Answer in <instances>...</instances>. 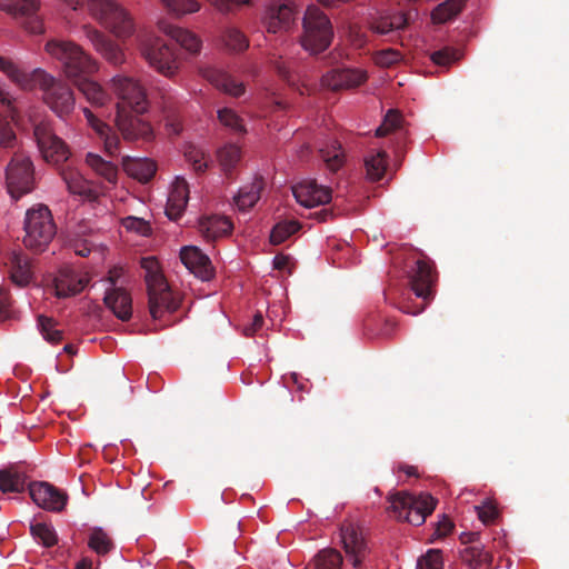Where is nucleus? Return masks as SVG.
<instances>
[{
  "mask_svg": "<svg viewBox=\"0 0 569 569\" xmlns=\"http://www.w3.org/2000/svg\"><path fill=\"white\" fill-rule=\"evenodd\" d=\"M107 281L109 283L108 288L114 287H124L126 284V276L124 269L122 267H113L109 270Z\"/></svg>",
  "mask_w": 569,
  "mask_h": 569,
  "instance_id": "nucleus-60",
  "label": "nucleus"
},
{
  "mask_svg": "<svg viewBox=\"0 0 569 569\" xmlns=\"http://www.w3.org/2000/svg\"><path fill=\"white\" fill-rule=\"evenodd\" d=\"M131 110L119 107L116 116V123L126 140H150L152 138L151 126Z\"/></svg>",
  "mask_w": 569,
  "mask_h": 569,
  "instance_id": "nucleus-16",
  "label": "nucleus"
},
{
  "mask_svg": "<svg viewBox=\"0 0 569 569\" xmlns=\"http://www.w3.org/2000/svg\"><path fill=\"white\" fill-rule=\"evenodd\" d=\"M343 558L333 548H325L318 551L309 563V569H341Z\"/></svg>",
  "mask_w": 569,
  "mask_h": 569,
  "instance_id": "nucleus-39",
  "label": "nucleus"
},
{
  "mask_svg": "<svg viewBox=\"0 0 569 569\" xmlns=\"http://www.w3.org/2000/svg\"><path fill=\"white\" fill-rule=\"evenodd\" d=\"M110 88L118 97L117 111L119 107L131 110L134 113H143L147 110V94L142 86L133 78L124 74H117L110 81Z\"/></svg>",
  "mask_w": 569,
  "mask_h": 569,
  "instance_id": "nucleus-12",
  "label": "nucleus"
},
{
  "mask_svg": "<svg viewBox=\"0 0 569 569\" xmlns=\"http://www.w3.org/2000/svg\"><path fill=\"white\" fill-rule=\"evenodd\" d=\"M218 119L221 122V124L234 131L236 133L246 132L242 119L232 109L222 108L218 110Z\"/></svg>",
  "mask_w": 569,
  "mask_h": 569,
  "instance_id": "nucleus-52",
  "label": "nucleus"
},
{
  "mask_svg": "<svg viewBox=\"0 0 569 569\" xmlns=\"http://www.w3.org/2000/svg\"><path fill=\"white\" fill-rule=\"evenodd\" d=\"M83 113L91 128L94 129L101 138H103L107 153L111 157L117 156L120 143L119 137L112 132L108 124L98 119L88 108H83Z\"/></svg>",
  "mask_w": 569,
  "mask_h": 569,
  "instance_id": "nucleus-28",
  "label": "nucleus"
},
{
  "mask_svg": "<svg viewBox=\"0 0 569 569\" xmlns=\"http://www.w3.org/2000/svg\"><path fill=\"white\" fill-rule=\"evenodd\" d=\"M8 117L16 121L19 117L16 99L0 88V149L13 150L18 144L17 134Z\"/></svg>",
  "mask_w": 569,
  "mask_h": 569,
  "instance_id": "nucleus-14",
  "label": "nucleus"
},
{
  "mask_svg": "<svg viewBox=\"0 0 569 569\" xmlns=\"http://www.w3.org/2000/svg\"><path fill=\"white\" fill-rule=\"evenodd\" d=\"M0 71L23 90H30L34 87V70L31 73L24 72L8 58L0 57Z\"/></svg>",
  "mask_w": 569,
  "mask_h": 569,
  "instance_id": "nucleus-32",
  "label": "nucleus"
},
{
  "mask_svg": "<svg viewBox=\"0 0 569 569\" xmlns=\"http://www.w3.org/2000/svg\"><path fill=\"white\" fill-rule=\"evenodd\" d=\"M103 302L121 321H128L132 316V299L124 287L107 288Z\"/></svg>",
  "mask_w": 569,
  "mask_h": 569,
  "instance_id": "nucleus-22",
  "label": "nucleus"
},
{
  "mask_svg": "<svg viewBox=\"0 0 569 569\" xmlns=\"http://www.w3.org/2000/svg\"><path fill=\"white\" fill-rule=\"evenodd\" d=\"M40 6V0H0V10L13 18H32Z\"/></svg>",
  "mask_w": 569,
  "mask_h": 569,
  "instance_id": "nucleus-31",
  "label": "nucleus"
},
{
  "mask_svg": "<svg viewBox=\"0 0 569 569\" xmlns=\"http://www.w3.org/2000/svg\"><path fill=\"white\" fill-rule=\"evenodd\" d=\"M262 188L263 181L261 179H254L251 183L240 188L238 194L234 197L238 209L241 211L251 209L260 199Z\"/></svg>",
  "mask_w": 569,
  "mask_h": 569,
  "instance_id": "nucleus-36",
  "label": "nucleus"
},
{
  "mask_svg": "<svg viewBox=\"0 0 569 569\" xmlns=\"http://www.w3.org/2000/svg\"><path fill=\"white\" fill-rule=\"evenodd\" d=\"M292 192L296 200L306 208L325 204L331 200V190L315 180H303L295 184Z\"/></svg>",
  "mask_w": 569,
  "mask_h": 569,
  "instance_id": "nucleus-18",
  "label": "nucleus"
},
{
  "mask_svg": "<svg viewBox=\"0 0 569 569\" xmlns=\"http://www.w3.org/2000/svg\"><path fill=\"white\" fill-rule=\"evenodd\" d=\"M180 259L186 268L197 278L208 281L213 277L211 260L197 247H183Z\"/></svg>",
  "mask_w": 569,
  "mask_h": 569,
  "instance_id": "nucleus-21",
  "label": "nucleus"
},
{
  "mask_svg": "<svg viewBox=\"0 0 569 569\" xmlns=\"http://www.w3.org/2000/svg\"><path fill=\"white\" fill-rule=\"evenodd\" d=\"M340 538L347 561L355 569H365L370 555L365 529L352 521H345L340 527Z\"/></svg>",
  "mask_w": 569,
  "mask_h": 569,
  "instance_id": "nucleus-9",
  "label": "nucleus"
},
{
  "mask_svg": "<svg viewBox=\"0 0 569 569\" xmlns=\"http://www.w3.org/2000/svg\"><path fill=\"white\" fill-rule=\"evenodd\" d=\"M203 77L217 89L233 96L239 97L244 92L242 82L237 81L226 71L218 68H207L203 70Z\"/></svg>",
  "mask_w": 569,
  "mask_h": 569,
  "instance_id": "nucleus-26",
  "label": "nucleus"
},
{
  "mask_svg": "<svg viewBox=\"0 0 569 569\" xmlns=\"http://www.w3.org/2000/svg\"><path fill=\"white\" fill-rule=\"evenodd\" d=\"M30 531L34 539H37L44 547L50 548L58 542L57 533L54 529L42 522H38L30 526Z\"/></svg>",
  "mask_w": 569,
  "mask_h": 569,
  "instance_id": "nucleus-49",
  "label": "nucleus"
},
{
  "mask_svg": "<svg viewBox=\"0 0 569 569\" xmlns=\"http://www.w3.org/2000/svg\"><path fill=\"white\" fill-rule=\"evenodd\" d=\"M408 24L406 13L396 12L392 14L380 16L371 22V29L379 34H388L390 32L405 29Z\"/></svg>",
  "mask_w": 569,
  "mask_h": 569,
  "instance_id": "nucleus-34",
  "label": "nucleus"
},
{
  "mask_svg": "<svg viewBox=\"0 0 569 569\" xmlns=\"http://www.w3.org/2000/svg\"><path fill=\"white\" fill-rule=\"evenodd\" d=\"M33 134L46 162L59 166L71 157L69 146L53 132L50 124L38 123Z\"/></svg>",
  "mask_w": 569,
  "mask_h": 569,
  "instance_id": "nucleus-13",
  "label": "nucleus"
},
{
  "mask_svg": "<svg viewBox=\"0 0 569 569\" xmlns=\"http://www.w3.org/2000/svg\"><path fill=\"white\" fill-rule=\"evenodd\" d=\"M475 510L478 515V518L485 525L492 523L499 515L497 507L491 501H487L482 506H475Z\"/></svg>",
  "mask_w": 569,
  "mask_h": 569,
  "instance_id": "nucleus-57",
  "label": "nucleus"
},
{
  "mask_svg": "<svg viewBox=\"0 0 569 569\" xmlns=\"http://www.w3.org/2000/svg\"><path fill=\"white\" fill-rule=\"evenodd\" d=\"M226 47L234 52L244 51L249 47V40L237 28L228 27L222 36Z\"/></svg>",
  "mask_w": 569,
  "mask_h": 569,
  "instance_id": "nucleus-47",
  "label": "nucleus"
},
{
  "mask_svg": "<svg viewBox=\"0 0 569 569\" xmlns=\"http://www.w3.org/2000/svg\"><path fill=\"white\" fill-rule=\"evenodd\" d=\"M220 12H229L238 7L249 4L250 0H209Z\"/></svg>",
  "mask_w": 569,
  "mask_h": 569,
  "instance_id": "nucleus-61",
  "label": "nucleus"
},
{
  "mask_svg": "<svg viewBox=\"0 0 569 569\" xmlns=\"http://www.w3.org/2000/svg\"><path fill=\"white\" fill-rule=\"evenodd\" d=\"M34 86L42 91L44 103L59 117H68L74 109L76 99L72 89L61 79H57L42 69H34Z\"/></svg>",
  "mask_w": 569,
  "mask_h": 569,
  "instance_id": "nucleus-5",
  "label": "nucleus"
},
{
  "mask_svg": "<svg viewBox=\"0 0 569 569\" xmlns=\"http://www.w3.org/2000/svg\"><path fill=\"white\" fill-rule=\"evenodd\" d=\"M11 262V280L19 287L29 284L32 278L30 261L27 256L20 252H13Z\"/></svg>",
  "mask_w": 569,
  "mask_h": 569,
  "instance_id": "nucleus-37",
  "label": "nucleus"
},
{
  "mask_svg": "<svg viewBox=\"0 0 569 569\" xmlns=\"http://www.w3.org/2000/svg\"><path fill=\"white\" fill-rule=\"evenodd\" d=\"M10 297L8 292L0 288V321L7 320L10 317Z\"/></svg>",
  "mask_w": 569,
  "mask_h": 569,
  "instance_id": "nucleus-63",
  "label": "nucleus"
},
{
  "mask_svg": "<svg viewBox=\"0 0 569 569\" xmlns=\"http://www.w3.org/2000/svg\"><path fill=\"white\" fill-rule=\"evenodd\" d=\"M87 164L92 168L98 174L103 177L109 182H114L117 179V167L110 161H106L99 154L89 152L86 157Z\"/></svg>",
  "mask_w": 569,
  "mask_h": 569,
  "instance_id": "nucleus-44",
  "label": "nucleus"
},
{
  "mask_svg": "<svg viewBox=\"0 0 569 569\" xmlns=\"http://www.w3.org/2000/svg\"><path fill=\"white\" fill-rule=\"evenodd\" d=\"M167 10L176 16L193 13L200 10L197 0H160Z\"/></svg>",
  "mask_w": 569,
  "mask_h": 569,
  "instance_id": "nucleus-50",
  "label": "nucleus"
},
{
  "mask_svg": "<svg viewBox=\"0 0 569 569\" xmlns=\"http://www.w3.org/2000/svg\"><path fill=\"white\" fill-rule=\"evenodd\" d=\"M300 229L298 221H282L277 223L270 233V242L272 244H280L284 242L290 236L296 233Z\"/></svg>",
  "mask_w": 569,
  "mask_h": 569,
  "instance_id": "nucleus-48",
  "label": "nucleus"
},
{
  "mask_svg": "<svg viewBox=\"0 0 569 569\" xmlns=\"http://www.w3.org/2000/svg\"><path fill=\"white\" fill-rule=\"evenodd\" d=\"M417 569H443L442 552L439 549H430L421 556L417 562Z\"/></svg>",
  "mask_w": 569,
  "mask_h": 569,
  "instance_id": "nucleus-54",
  "label": "nucleus"
},
{
  "mask_svg": "<svg viewBox=\"0 0 569 569\" xmlns=\"http://www.w3.org/2000/svg\"><path fill=\"white\" fill-rule=\"evenodd\" d=\"M189 186L186 179L177 177L172 183L171 191L166 206V214L170 220L179 219L188 203Z\"/></svg>",
  "mask_w": 569,
  "mask_h": 569,
  "instance_id": "nucleus-24",
  "label": "nucleus"
},
{
  "mask_svg": "<svg viewBox=\"0 0 569 569\" xmlns=\"http://www.w3.org/2000/svg\"><path fill=\"white\" fill-rule=\"evenodd\" d=\"M124 171L142 183L149 182L157 172V164L148 158L124 157L122 160Z\"/></svg>",
  "mask_w": 569,
  "mask_h": 569,
  "instance_id": "nucleus-27",
  "label": "nucleus"
},
{
  "mask_svg": "<svg viewBox=\"0 0 569 569\" xmlns=\"http://www.w3.org/2000/svg\"><path fill=\"white\" fill-rule=\"evenodd\" d=\"M141 268L146 271L144 280L149 297V311L152 318H160L164 310L174 311L178 305L172 298L163 274L159 271L157 259L153 257L142 258Z\"/></svg>",
  "mask_w": 569,
  "mask_h": 569,
  "instance_id": "nucleus-4",
  "label": "nucleus"
},
{
  "mask_svg": "<svg viewBox=\"0 0 569 569\" xmlns=\"http://www.w3.org/2000/svg\"><path fill=\"white\" fill-rule=\"evenodd\" d=\"M57 323L52 318L46 316L38 317V327L43 338L52 343L57 345L62 340V331L56 328Z\"/></svg>",
  "mask_w": 569,
  "mask_h": 569,
  "instance_id": "nucleus-51",
  "label": "nucleus"
},
{
  "mask_svg": "<svg viewBox=\"0 0 569 569\" xmlns=\"http://www.w3.org/2000/svg\"><path fill=\"white\" fill-rule=\"evenodd\" d=\"M301 46L312 54L327 50L333 39V27L328 16L318 7L309 6L302 20Z\"/></svg>",
  "mask_w": 569,
  "mask_h": 569,
  "instance_id": "nucleus-3",
  "label": "nucleus"
},
{
  "mask_svg": "<svg viewBox=\"0 0 569 569\" xmlns=\"http://www.w3.org/2000/svg\"><path fill=\"white\" fill-rule=\"evenodd\" d=\"M159 29L189 52H199L201 42L194 33L166 21L159 22Z\"/></svg>",
  "mask_w": 569,
  "mask_h": 569,
  "instance_id": "nucleus-29",
  "label": "nucleus"
},
{
  "mask_svg": "<svg viewBox=\"0 0 569 569\" xmlns=\"http://www.w3.org/2000/svg\"><path fill=\"white\" fill-rule=\"evenodd\" d=\"M452 529L453 523L447 516H443L442 519L437 522L435 533L432 535V537L443 538L448 536L452 531Z\"/></svg>",
  "mask_w": 569,
  "mask_h": 569,
  "instance_id": "nucleus-62",
  "label": "nucleus"
},
{
  "mask_svg": "<svg viewBox=\"0 0 569 569\" xmlns=\"http://www.w3.org/2000/svg\"><path fill=\"white\" fill-rule=\"evenodd\" d=\"M466 4V0H446L438 4L431 13L436 23H445L458 16Z\"/></svg>",
  "mask_w": 569,
  "mask_h": 569,
  "instance_id": "nucleus-42",
  "label": "nucleus"
},
{
  "mask_svg": "<svg viewBox=\"0 0 569 569\" xmlns=\"http://www.w3.org/2000/svg\"><path fill=\"white\" fill-rule=\"evenodd\" d=\"M295 20L293 9L286 3L270 6L264 14L263 23L269 33H282L290 29Z\"/></svg>",
  "mask_w": 569,
  "mask_h": 569,
  "instance_id": "nucleus-23",
  "label": "nucleus"
},
{
  "mask_svg": "<svg viewBox=\"0 0 569 569\" xmlns=\"http://www.w3.org/2000/svg\"><path fill=\"white\" fill-rule=\"evenodd\" d=\"M461 560L470 569H480L482 566L490 565L491 555L485 550L482 545H470L460 551Z\"/></svg>",
  "mask_w": 569,
  "mask_h": 569,
  "instance_id": "nucleus-38",
  "label": "nucleus"
},
{
  "mask_svg": "<svg viewBox=\"0 0 569 569\" xmlns=\"http://www.w3.org/2000/svg\"><path fill=\"white\" fill-rule=\"evenodd\" d=\"M122 224L127 230L134 231L142 236H147L151 230L150 224L146 220L137 217H127L123 219Z\"/></svg>",
  "mask_w": 569,
  "mask_h": 569,
  "instance_id": "nucleus-58",
  "label": "nucleus"
},
{
  "mask_svg": "<svg viewBox=\"0 0 569 569\" xmlns=\"http://www.w3.org/2000/svg\"><path fill=\"white\" fill-rule=\"evenodd\" d=\"M89 77L90 76H84L72 82L91 104L103 106L108 100V94L98 82L90 80Z\"/></svg>",
  "mask_w": 569,
  "mask_h": 569,
  "instance_id": "nucleus-35",
  "label": "nucleus"
},
{
  "mask_svg": "<svg viewBox=\"0 0 569 569\" xmlns=\"http://www.w3.org/2000/svg\"><path fill=\"white\" fill-rule=\"evenodd\" d=\"M217 157L224 174L231 177L232 170L241 160V149L234 143H227L218 150Z\"/></svg>",
  "mask_w": 569,
  "mask_h": 569,
  "instance_id": "nucleus-40",
  "label": "nucleus"
},
{
  "mask_svg": "<svg viewBox=\"0 0 569 569\" xmlns=\"http://www.w3.org/2000/svg\"><path fill=\"white\" fill-rule=\"evenodd\" d=\"M83 30L96 51L110 64L117 67L126 62V56L122 49L104 33L90 26H84Z\"/></svg>",
  "mask_w": 569,
  "mask_h": 569,
  "instance_id": "nucleus-17",
  "label": "nucleus"
},
{
  "mask_svg": "<svg viewBox=\"0 0 569 569\" xmlns=\"http://www.w3.org/2000/svg\"><path fill=\"white\" fill-rule=\"evenodd\" d=\"M88 546L99 556H104L114 548L112 539L102 528L99 527L91 529L88 538Z\"/></svg>",
  "mask_w": 569,
  "mask_h": 569,
  "instance_id": "nucleus-43",
  "label": "nucleus"
},
{
  "mask_svg": "<svg viewBox=\"0 0 569 569\" xmlns=\"http://www.w3.org/2000/svg\"><path fill=\"white\" fill-rule=\"evenodd\" d=\"M90 16L117 38L127 39L134 32L131 14L114 0H88Z\"/></svg>",
  "mask_w": 569,
  "mask_h": 569,
  "instance_id": "nucleus-2",
  "label": "nucleus"
},
{
  "mask_svg": "<svg viewBox=\"0 0 569 569\" xmlns=\"http://www.w3.org/2000/svg\"><path fill=\"white\" fill-rule=\"evenodd\" d=\"M29 493L33 502L42 509L59 512L68 501V495L48 482H32Z\"/></svg>",
  "mask_w": 569,
  "mask_h": 569,
  "instance_id": "nucleus-15",
  "label": "nucleus"
},
{
  "mask_svg": "<svg viewBox=\"0 0 569 569\" xmlns=\"http://www.w3.org/2000/svg\"><path fill=\"white\" fill-rule=\"evenodd\" d=\"M401 117L397 111L390 110L386 114L382 124L376 130L377 137H385L400 124Z\"/></svg>",
  "mask_w": 569,
  "mask_h": 569,
  "instance_id": "nucleus-56",
  "label": "nucleus"
},
{
  "mask_svg": "<svg viewBox=\"0 0 569 569\" xmlns=\"http://www.w3.org/2000/svg\"><path fill=\"white\" fill-rule=\"evenodd\" d=\"M6 182L9 193L14 199L33 189V166L27 156L14 152L6 169Z\"/></svg>",
  "mask_w": 569,
  "mask_h": 569,
  "instance_id": "nucleus-11",
  "label": "nucleus"
},
{
  "mask_svg": "<svg viewBox=\"0 0 569 569\" xmlns=\"http://www.w3.org/2000/svg\"><path fill=\"white\" fill-rule=\"evenodd\" d=\"M61 177L70 193L78 194L89 201H96L100 197L101 192L77 170L71 168L63 169Z\"/></svg>",
  "mask_w": 569,
  "mask_h": 569,
  "instance_id": "nucleus-25",
  "label": "nucleus"
},
{
  "mask_svg": "<svg viewBox=\"0 0 569 569\" xmlns=\"http://www.w3.org/2000/svg\"><path fill=\"white\" fill-rule=\"evenodd\" d=\"M89 283L86 273L71 268H62L54 278L56 295L59 298H68L80 293Z\"/></svg>",
  "mask_w": 569,
  "mask_h": 569,
  "instance_id": "nucleus-20",
  "label": "nucleus"
},
{
  "mask_svg": "<svg viewBox=\"0 0 569 569\" xmlns=\"http://www.w3.org/2000/svg\"><path fill=\"white\" fill-rule=\"evenodd\" d=\"M23 243L26 248L42 252L56 234V224L48 207L38 206L27 211Z\"/></svg>",
  "mask_w": 569,
  "mask_h": 569,
  "instance_id": "nucleus-6",
  "label": "nucleus"
},
{
  "mask_svg": "<svg viewBox=\"0 0 569 569\" xmlns=\"http://www.w3.org/2000/svg\"><path fill=\"white\" fill-rule=\"evenodd\" d=\"M320 156L330 171H337L343 163V152L341 144L333 140L320 148Z\"/></svg>",
  "mask_w": 569,
  "mask_h": 569,
  "instance_id": "nucleus-45",
  "label": "nucleus"
},
{
  "mask_svg": "<svg viewBox=\"0 0 569 569\" xmlns=\"http://www.w3.org/2000/svg\"><path fill=\"white\" fill-rule=\"evenodd\" d=\"M199 230L206 239L213 240L229 234L232 230V223L227 217H204L199 221Z\"/></svg>",
  "mask_w": 569,
  "mask_h": 569,
  "instance_id": "nucleus-30",
  "label": "nucleus"
},
{
  "mask_svg": "<svg viewBox=\"0 0 569 569\" xmlns=\"http://www.w3.org/2000/svg\"><path fill=\"white\" fill-rule=\"evenodd\" d=\"M390 510L399 520L413 526H420L430 516L437 505V500L428 495L413 496L407 492H398L389 498Z\"/></svg>",
  "mask_w": 569,
  "mask_h": 569,
  "instance_id": "nucleus-8",
  "label": "nucleus"
},
{
  "mask_svg": "<svg viewBox=\"0 0 569 569\" xmlns=\"http://www.w3.org/2000/svg\"><path fill=\"white\" fill-rule=\"evenodd\" d=\"M187 160L191 163L192 168L197 172H203L207 169V161L204 160V153L197 149H190L186 152Z\"/></svg>",
  "mask_w": 569,
  "mask_h": 569,
  "instance_id": "nucleus-59",
  "label": "nucleus"
},
{
  "mask_svg": "<svg viewBox=\"0 0 569 569\" xmlns=\"http://www.w3.org/2000/svg\"><path fill=\"white\" fill-rule=\"evenodd\" d=\"M461 58L460 51L452 47H445L430 54L431 61L440 67H448Z\"/></svg>",
  "mask_w": 569,
  "mask_h": 569,
  "instance_id": "nucleus-53",
  "label": "nucleus"
},
{
  "mask_svg": "<svg viewBox=\"0 0 569 569\" xmlns=\"http://www.w3.org/2000/svg\"><path fill=\"white\" fill-rule=\"evenodd\" d=\"M263 317L261 313H256L252 322L243 328V335L246 337H252L258 330L262 328Z\"/></svg>",
  "mask_w": 569,
  "mask_h": 569,
  "instance_id": "nucleus-64",
  "label": "nucleus"
},
{
  "mask_svg": "<svg viewBox=\"0 0 569 569\" xmlns=\"http://www.w3.org/2000/svg\"><path fill=\"white\" fill-rule=\"evenodd\" d=\"M402 59V54L396 49H385L375 54V62L383 68H389L398 63Z\"/></svg>",
  "mask_w": 569,
  "mask_h": 569,
  "instance_id": "nucleus-55",
  "label": "nucleus"
},
{
  "mask_svg": "<svg viewBox=\"0 0 569 569\" xmlns=\"http://www.w3.org/2000/svg\"><path fill=\"white\" fill-rule=\"evenodd\" d=\"M268 64L276 71V73L286 81L289 86L296 84V78L292 72L293 61L284 60L282 53L279 51L277 43L272 44L271 50L267 54Z\"/></svg>",
  "mask_w": 569,
  "mask_h": 569,
  "instance_id": "nucleus-33",
  "label": "nucleus"
},
{
  "mask_svg": "<svg viewBox=\"0 0 569 569\" xmlns=\"http://www.w3.org/2000/svg\"><path fill=\"white\" fill-rule=\"evenodd\" d=\"M26 477L11 469L0 470V490L2 492H21L24 490Z\"/></svg>",
  "mask_w": 569,
  "mask_h": 569,
  "instance_id": "nucleus-46",
  "label": "nucleus"
},
{
  "mask_svg": "<svg viewBox=\"0 0 569 569\" xmlns=\"http://www.w3.org/2000/svg\"><path fill=\"white\" fill-rule=\"evenodd\" d=\"M387 159L388 154L385 150H379L365 159L367 177L371 181H379L383 178L387 169Z\"/></svg>",
  "mask_w": 569,
  "mask_h": 569,
  "instance_id": "nucleus-41",
  "label": "nucleus"
},
{
  "mask_svg": "<svg viewBox=\"0 0 569 569\" xmlns=\"http://www.w3.org/2000/svg\"><path fill=\"white\" fill-rule=\"evenodd\" d=\"M408 278L411 290L418 298H421L423 302L419 306L406 302L401 306V310L405 313L417 316L421 313L433 299L437 272L429 261L418 259L415 266L408 271Z\"/></svg>",
  "mask_w": 569,
  "mask_h": 569,
  "instance_id": "nucleus-7",
  "label": "nucleus"
},
{
  "mask_svg": "<svg viewBox=\"0 0 569 569\" xmlns=\"http://www.w3.org/2000/svg\"><path fill=\"white\" fill-rule=\"evenodd\" d=\"M367 80V73L359 69L342 68L332 69L321 78L323 87L337 91L351 89L360 86Z\"/></svg>",
  "mask_w": 569,
  "mask_h": 569,
  "instance_id": "nucleus-19",
  "label": "nucleus"
},
{
  "mask_svg": "<svg viewBox=\"0 0 569 569\" xmlns=\"http://www.w3.org/2000/svg\"><path fill=\"white\" fill-rule=\"evenodd\" d=\"M140 52L151 68L166 77L173 76L178 69L174 44L160 38L144 39L140 44Z\"/></svg>",
  "mask_w": 569,
  "mask_h": 569,
  "instance_id": "nucleus-10",
  "label": "nucleus"
},
{
  "mask_svg": "<svg viewBox=\"0 0 569 569\" xmlns=\"http://www.w3.org/2000/svg\"><path fill=\"white\" fill-rule=\"evenodd\" d=\"M44 50L60 62L63 73L71 81L91 76L98 70L97 62L71 40L51 39L46 43Z\"/></svg>",
  "mask_w": 569,
  "mask_h": 569,
  "instance_id": "nucleus-1",
  "label": "nucleus"
}]
</instances>
